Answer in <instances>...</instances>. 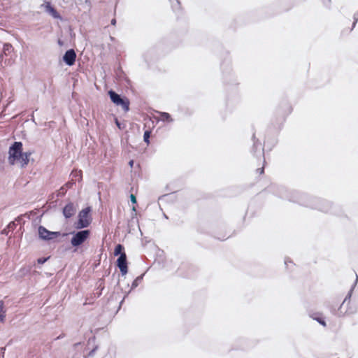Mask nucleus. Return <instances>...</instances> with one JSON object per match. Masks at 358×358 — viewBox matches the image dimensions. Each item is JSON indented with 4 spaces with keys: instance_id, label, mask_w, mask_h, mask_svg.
<instances>
[{
    "instance_id": "nucleus-18",
    "label": "nucleus",
    "mask_w": 358,
    "mask_h": 358,
    "mask_svg": "<svg viewBox=\"0 0 358 358\" xmlns=\"http://www.w3.org/2000/svg\"><path fill=\"white\" fill-rule=\"evenodd\" d=\"M73 184H74V182H73V180L72 179L71 181L67 182L63 186L65 187V188H66V189H68L71 188Z\"/></svg>"
},
{
    "instance_id": "nucleus-7",
    "label": "nucleus",
    "mask_w": 358,
    "mask_h": 358,
    "mask_svg": "<svg viewBox=\"0 0 358 358\" xmlns=\"http://www.w3.org/2000/svg\"><path fill=\"white\" fill-rule=\"evenodd\" d=\"M76 207L73 203H68L63 208V214L66 218H70L76 214Z\"/></svg>"
},
{
    "instance_id": "nucleus-4",
    "label": "nucleus",
    "mask_w": 358,
    "mask_h": 358,
    "mask_svg": "<svg viewBox=\"0 0 358 358\" xmlns=\"http://www.w3.org/2000/svg\"><path fill=\"white\" fill-rule=\"evenodd\" d=\"M92 222V208L90 206H87L79 212L78 224H91Z\"/></svg>"
},
{
    "instance_id": "nucleus-21",
    "label": "nucleus",
    "mask_w": 358,
    "mask_h": 358,
    "mask_svg": "<svg viewBox=\"0 0 358 358\" xmlns=\"http://www.w3.org/2000/svg\"><path fill=\"white\" fill-rule=\"evenodd\" d=\"M130 199H131V201L133 203H136V196H135L133 194H131L130 195Z\"/></svg>"
},
{
    "instance_id": "nucleus-3",
    "label": "nucleus",
    "mask_w": 358,
    "mask_h": 358,
    "mask_svg": "<svg viewBox=\"0 0 358 358\" xmlns=\"http://www.w3.org/2000/svg\"><path fill=\"white\" fill-rule=\"evenodd\" d=\"M108 95L114 104L122 106L124 112H128L129 110L130 101L129 99L127 97H120L119 94L113 90L108 91Z\"/></svg>"
},
{
    "instance_id": "nucleus-2",
    "label": "nucleus",
    "mask_w": 358,
    "mask_h": 358,
    "mask_svg": "<svg viewBox=\"0 0 358 358\" xmlns=\"http://www.w3.org/2000/svg\"><path fill=\"white\" fill-rule=\"evenodd\" d=\"M72 238L71 243L73 247H78L84 243L90 237V231L89 230H82L77 232L71 233Z\"/></svg>"
},
{
    "instance_id": "nucleus-1",
    "label": "nucleus",
    "mask_w": 358,
    "mask_h": 358,
    "mask_svg": "<svg viewBox=\"0 0 358 358\" xmlns=\"http://www.w3.org/2000/svg\"><path fill=\"white\" fill-rule=\"evenodd\" d=\"M8 162L13 165L15 162H19L22 167L26 166L29 162L31 152H22V143L21 142H15L9 149Z\"/></svg>"
},
{
    "instance_id": "nucleus-6",
    "label": "nucleus",
    "mask_w": 358,
    "mask_h": 358,
    "mask_svg": "<svg viewBox=\"0 0 358 358\" xmlns=\"http://www.w3.org/2000/svg\"><path fill=\"white\" fill-rule=\"evenodd\" d=\"M117 265L120 270L122 275H126L127 273V256L125 253H122L117 260Z\"/></svg>"
},
{
    "instance_id": "nucleus-26",
    "label": "nucleus",
    "mask_w": 358,
    "mask_h": 358,
    "mask_svg": "<svg viewBox=\"0 0 358 358\" xmlns=\"http://www.w3.org/2000/svg\"><path fill=\"white\" fill-rule=\"evenodd\" d=\"M116 124H117V125L118 127H120V124H119V122H118V121H117V120H116Z\"/></svg>"
},
{
    "instance_id": "nucleus-19",
    "label": "nucleus",
    "mask_w": 358,
    "mask_h": 358,
    "mask_svg": "<svg viewBox=\"0 0 358 358\" xmlns=\"http://www.w3.org/2000/svg\"><path fill=\"white\" fill-rule=\"evenodd\" d=\"M256 171L259 175L263 174L264 173V165H263L262 167L257 169Z\"/></svg>"
},
{
    "instance_id": "nucleus-22",
    "label": "nucleus",
    "mask_w": 358,
    "mask_h": 358,
    "mask_svg": "<svg viewBox=\"0 0 358 358\" xmlns=\"http://www.w3.org/2000/svg\"><path fill=\"white\" fill-rule=\"evenodd\" d=\"M317 321L321 324H322L323 326H325V322L324 320H321V319H317Z\"/></svg>"
},
{
    "instance_id": "nucleus-20",
    "label": "nucleus",
    "mask_w": 358,
    "mask_h": 358,
    "mask_svg": "<svg viewBox=\"0 0 358 358\" xmlns=\"http://www.w3.org/2000/svg\"><path fill=\"white\" fill-rule=\"evenodd\" d=\"M49 257H47V258H39L38 259L37 262L38 264H43L45 263L48 259Z\"/></svg>"
},
{
    "instance_id": "nucleus-17",
    "label": "nucleus",
    "mask_w": 358,
    "mask_h": 358,
    "mask_svg": "<svg viewBox=\"0 0 358 358\" xmlns=\"http://www.w3.org/2000/svg\"><path fill=\"white\" fill-rule=\"evenodd\" d=\"M82 171H77V170H75V171H73L71 172V176H73V177H77L78 176L80 178V179L82 178Z\"/></svg>"
},
{
    "instance_id": "nucleus-10",
    "label": "nucleus",
    "mask_w": 358,
    "mask_h": 358,
    "mask_svg": "<svg viewBox=\"0 0 358 358\" xmlns=\"http://www.w3.org/2000/svg\"><path fill=\"white\" fill-rule=\"evenodd\" d=\"M13 50L14 48L10 43H5L3 45V52L0 55L1 58L3 57V55L6 56L10 55L13 52Z\"/></svg>"
},
{
    "instance_id": "nucleus-12",
    "label": "nucleus",
    "mask_w": 358,
    "mask_h": 358,
    "mask_svg": "<svg viewBox=\"0 0 358 358\" xmlns=\"http://www.w3.org/2000/svg\"><path fill=\"white\" fill-rule=\"evenodd\" d=\"M159 118L162 121L168 122H170L173 120L169 113L165 112L160 113Z\"/></svg>"
},
{
    "instance_id": "nucleus-27",
    "label": "nucleus",
    "mask_w": 358,
    "mask_h": 358,
    "mask_svg": "<svg viewBox=\"0 0 358 358\" xmlns=\"http://www.w3.org/2000/svg\"><path fill=\"white\" fill-rule=\"evenodd\" d=\"M9 224H14V222H10Z\"/></svg>"
},
{
    "instance_id": "nucleus-11",
    "label": "nucleus",
    "mask_w": 358,
    "mask_h": 358,
    "mask_svg": "<svg viewBox=\"0 0 358 358\" xmlns=\"http://www.w3.org/2000/svg\"><path fill=\"white\" fill-rule=\"evenodd\" d=\"M329 203L324 201H320L318 202V206L316 207L318 210L322 211H327L329 209Z\"/></svg>"
},
{
    "instance_id": "nucleus-15",
    "label": "nucleus",
    "mask_w": 358,
    "mask_h": 358,
    "mask_svg": "<svg viewBox=\"0 0 358 358\" xmlns=\"http://www.w3.org/2000/svg\"><path fill=\"white\" fill-rule=\"evenodd\" d=\"M150 135H151V131L150 130H146L144 132V135H143V139H144V141L148 145L150 143V141H149V138L150 137Z\"/></svg>"
},
{
    "instance_id": "nucleus-16",
    "label": "nucleus",
    "mask_w": 358,
    "mask_h": 358,
    "mask_svg": "<svg viewBox=\"0 0 358 358\" xmlns=\"http://www.w3.org/2000/svg\"><path fill=\"white\" fill-rule=\"evenodd\" d=\"M66 188L65 187L62 186L60 187V189L57 192V196H63L66 193Z\"/></svg>"
},
{
    "instance_id": "nucleus-9",
    "label": "nucleus",
    "mask_w": 358,
    "mask_h": 358,
    "mask_svg": "<svg viewBox=\"0 0 358 358\" xmlns=\"http://www.w3.org/2000/svg\"><path fill=\"white\" fill-rule=\"evenodd\" d=\"M45 10L50 14L55 19H62L60 14L56 10V9L52 6L50 2H45L43 5Z\"/></svg>"
},
{
    "instance_id": "nucleus-5",
    "label": "nucleus",
    "mask_w": 358,
    "mask_h": 358,
    "mask_svg": "<svg viewBox=\"0 0 358 358\" xmlns=\"http://www.w3.org/2000/svg\"><path fill=\"white\" fill-rule=\"evenodd\" d=\"M38 234L40 237L45 240L52 239L59 235V232L50 231L42 226L38 228Z\"/></svg>"
},
{
    "instance_id": "nucleus-24",
    "label": "nucleus",
    "mask_w": 358,
    "mask_h": 358,
    "mask_svg": "<svg viewBox=\"0 0 358 358\" xmlns=\"http://www.w3.org/2000/svg\"><path fill=\"white\" fill-rule=\"evenodd\" d=\"M111 24L114 25V26L116 24V19L115 18L112 19Z\"/></svg>"
},
{
    "instance_id": "nucleus-14",
    "label": "nucleus",
    "mask_w": 358,
    "mask_h": 358,
    "mask_svg": "<svg viewBox=\"0 0 358 358\" xmlns=\"http://www.w3.org/2000/svg\"><path fill=\"white\" fill-rule=\"evenodd\" d=\"M124 248L122 245L118 244L115 246V250H114V255L115 256L120 255L122 252Z\"/></svg>"
},
{
    "instance_id": "nucleus-23",
    "label": "nucleus",
    "mask_w": 358,
    "mask_h": 358,
    "mask_svg": "<svg viewBox=\"0 0 358 358\" xmlns=\"http://www.w3.org/2000/svg\"><path fill=\"white\" fill-rule=\"evenodd\" d=\"M317 321L321 324H322L323 326H325V322L324 320H321V319H317Z\"/></svg>"
},
{
    "instance_id": "nucleus-25",
    "label": "nucleus",
    "mask_w": 358,
    "mask_h": 358,
    "mask_svg": "<svg viewBox=\"0 0 358 358\" xmlns=\"http://www.w3.org/2000/svg\"><path fill=\"white\" fill-rule=\"evenodd\" d=\"M133 163H134V162L132 160L129 162V164H130L131 166H133Z\"/></svg>"
},
{
    "instance_id": "nucleus-8",
    "label": "nucleus",
    "mask_w": 358,
    "mask_h": 358,
    "mask_svg": "<svg viewBox=\"0 0 358 358\" xmlns=\"http://www.w3.org/2000/svg\"><path fill=\"white\" fill-rule=\"evenodd\" d=\"M76 58V54L72 49L67 50L64 55V61L69 66H72L75 63Z\"/></svg>"
},
{
    "instance_id": "nucleus-13",
    "label": "nucleus",
    "mask_w": 358,
    "mask_h": 358,
    "mask_svg": "<svg viewBox=\"0 0 358 358\" xmlns=\"http://www.w3.org/2000/svg\"><path fill=\"white\" fill-rule=\"evenodd\" d=\"M6 317V310L3 301L0 300V322H3Z\"/></svg>"
}]
</instances>
